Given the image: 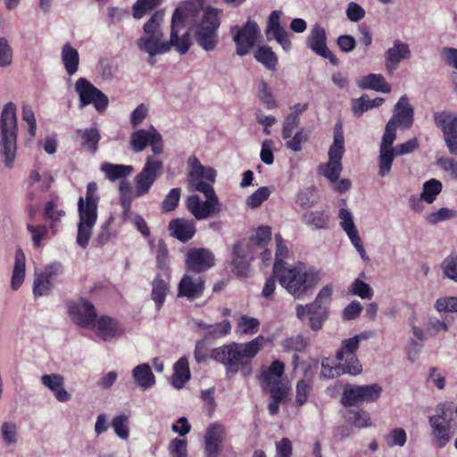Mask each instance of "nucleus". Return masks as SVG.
<instances>
[{
  "instance_id": "obj_36",
  "label": "nucleus",
  "mask_w": 457,
  "mask_h": 457,
  "mask_svg": "<svg viewBox=\"0 0 457 457\" xmlns=\"http://www.w3.org/2000/svg\"><path fill=\"white\" fill-rule=\"evenodd\" d=\"M61 56L67 73L70 76L74 75L79 63V55L77 49L71 46L70 43H65L62 48Z\"/></svg>"
},
{
  "instance_id": "obj_59",
  "label": "nucleus",
  "mask_w": 457,
  "mask_h": 457,
  "mask_svg": "<svg viewBox=\"0 0 457 457\" xmlns=\"http://www.w3.org/2000/svg\"><path fill=\"white\" fill-rule=\"evenodd\" d=\"M231 325L228 320H224L217 324H210L207 327L205 337L212 338H220L230 333Z\"/></svg>"
},
{
  "instance_id": "obj_15",
  "label": "nucleus",
  "mask_w": 457,
  "mask_h": 457,
  "mask_svg": "<svg viewBox=\"0 0 457 457\" xmlns=\"http://www.w3.org/2000/svg\"><path fill=\"white\" fill-rule=\"evenodd\" d=\"M75 90L79 95L80 108L93 104L98 112L106 110L109 103L107 96L87 79L79 78L75 83Z\"/></svg>"
},
{
  "instance_id": "obj_22",
  "label": "nucleus",
  "mask_w": 457,
  "mask_h": 457,
  "mask_svg": "<svg viewBox=\"0 0 457 457\" xmlns=\"http://www.w3.org/2000/svg\"><path fill=\"white\" fill-rule=\"evenodd\" d=\"M411 55V52L408 44L399 39L395 40L384 54L386 72L389 75L394 74L399 68L401 62L409 59Z\"/></svg>"
},
{
  "instance_id": "obj_5",
  "label": "nucleus",
  "mask_w": 457,
  "mask_h": 457,
  "mask_svg": "<svg viewBox=\"0 0 457 457\" xmlns=\"http://www.w3.org/2000/svg\"><path fill=\"white\" fill-rule=\"evenodd\" d=\"M98 187L96 182H90L87 186L85 197L80 196L78 201V233L77 244L86 248L88 245L98 215L99 195Z\"/></svg>"
},
{
  "instance_id": "obj_32",
  "label": "nucleus",
  "mask_w": 457,
  "mask_h": 457,
  "mask_svg": "<svg viewBox=\"0 0 457 457\" xmlns=\"http://www.w3.org/2000/svg\"><path fill=\"white\" fill-rule=\"evenodd\" d=\"M169 227L171 235L180 241L191 239L195 233L194 223L184 219L172 220Z\"/></svg>"
},
{
  "instance_id": "obj_42",
  "label": "nucleus",
  "mask_w": 457,
  "mask_h": 457,
  "mask_svg": "<svg viewBox=\"0 0 457 457\" xmlns=\"http://www.w3.org/2000/svg\"><path fill=\"white\" fill-rule=\"evenodd\" d=\"M384 103V98L377 97L375 99H370L367 95L361 96L360 98L353 102L352 109L356 116H361L373 107L381 105Z\"/></svg>"
},
{
  "instance_id": "obj_56",
  "label": "nucleus",
  "mask_w": 457,
  "mask_h": 457,
  "mask_svg": "<svg viewBox=\"0 0 457 457\" xmlns=\"http://www.w3.org/2000/svg\"><path fill=\"white\" fill-rule=\"evenodd\" d=\"M27 229L30 233L33 245L39 248L43 245V241L48 237V228L45 225L27 224Z\"/></svg>"
},
{
  "instance_id": "obj_63",
  "label": "nucleus",
  "mask_w": 457,
  "mask_h": 457,
  "mask_svg": "<svg viewBox=\"0 0 457 457\" xmlns=\"http://www.w3.org/2000/svg\"><path fill=\"white\" fill-rule=\"evenodd\" d=\"M438 312H457V296L439 297L434 303Z\"/></svg>"
},
{
  "instance_id": "obj_49",
  "label": "nucleus",
  "mask_w": 457,
  "mask_h": 457,
  "mask_svg": "<svg viewBox=\"0 0 457 457\" xmlns=\"http://www.w3.org/2000/svg\"><path fill=\"white\" fill-rule=\"evenodd\" d=\"M260 327V321L256 318L247 315H240L237 320V329L245 335L255 334Z\"/></svg>"
},
{
  "instance_id": "obj_26",
  "label": "nucleus",
  "mask_w": 457,
  "mask_h": 457,
  "mask_svg": "<svg viewBox=\"0 0 457 457\" xmlns=\"http://www.w3.org/2000/svg\"><path fill=\"white\" fill-rule=\"evenodd\" d=\"M442 183L436 179H431L424 182L420 198L418 199L415 196L410 197L409 203L411 208L415 212L422 211L423 208L420 202L423 201L428 204H433L436 196L442 192Z\"/></svg>"
},
{
  "instance_id": "obj_35",
  "label": "nucleus",
  "mask_w": 457,
  "mask_h": 457,
  "mask_svg": "<svg viewBox=\"0 0 457 457\" xmlns=\"http://www.w3.org/2000/svg\"><path fill=\"white\" fill-rule=\"evenodd\" d=\"M136 384L143 390L152 387L155 383L154 375L146 363L136 366L132 370Z\"/></svg>"
},
{
  "instance_id": "obj_30",
  "label": "nucleus",
  "mask_w": 457,
  "mask_h": 457,
  "mask_svg": "<svg viewBox=\"0 0 457 457\" xmlns=\"http://www.w3.org/2000/svg\"><path fill=\"white\" fill-rule=\"evenodd\" d=\"M250 250L247 245L237 243L233 247V272L237 276H245L249 268Z\"/></svg>"
},
{
  "instance_id": "obj_51",
  "label": "nucleus",
  "mask_w": 457,
  "mask_h": 457,
  "mask_svg": "<svg viewBox=\"0 0 457 457\" xmlns=\"http://www.w3.org/2000/svg\"><path fill=\"white\" fill-rule=\"evenodd\" d=\"M64 215L65 212L59 208V204L56 200L52 199L46 204L44 216L46 220H49L51 221V228L53 230L54 229L56 222H58Z\"/></svg>"
},
{
  "instance_id": "obj_60",
  "label": "nucleus",
  "mask_w": 457,
  "mask_h": 457,
  "mask_svg": "<svg viewBox=\"0 0 457 457\" xmlns=\"http://www.w3.org/2000/svg\"><path fill=\"white\" fill-rule=\"evenodd\" d=\"M361 403H372L379 398L382 387L377 384L360 386Z\"/></svg>"
},
{
  "instance_id": "obj_10",
  "label": "nucleus",
  "mask_w": 457,
  "mask_h": 457,
  "mask_svg": "<svg viewBox=\"0 0 457 457\" xmlns=\"http://www.w3.org/2000/svg\"><path fill=\"white\" fill-rule=\"evenodd\" d=\"M285 372V365L282 361L275 360L262 371L261 386L264 392L270 397L279 398L286 391H289L288 385L282 378Z\"/></svg>"
},
{
  "instance_id": "obj_53",
  "label": "nucleus",
  "mask_w": 457,
  "mask_h": 457,
  "mask_svg": "<svg viewBox=\"0 0 457 457\" xmlns=\"http://www.w3.org/2000/svg\"><path fill=\"white\" fill-rule=\"evenodd\" d=\"M54 286V283L44 277L39 272L35 274L34 281H33V295L35 297H41L48 295L51 292V289Z\"/></svg>"
},
{
  "instance_id": "obj_4",
  "label": "nucleus",
  "mask_w": 457,
  "mask_h": 457,
  "mask_svg": "<svg viewBox=\"0 0 457 457\" xmlns=\"http://www.w3.org/2000/svg\"><path fill=\"white\" fill-rule=\"evenodd\" d=\"M203 4L204 2L202 1V6L195 16L187 15L185 11L182 13L186 21L191 18H195L202 12L199 20L195 21L191 29L193 37L197 46L204 51L212 52L219 44L218 30L221 22L222 11L212 6L203 8Z\"/></svg>"
},
{
  "instance_id": "obj_48",
  "label": "nucleus",
  "mask_w": 457,
  "mask_h": 457,
  "mask_svg": "<svg viewBox=\"0 0 457 457\" xmlns=\"http://www.w3.org/2000/svg\"><path fill=\"white\" fill-rule=\"evenodd\" d=\"M310 327L312 330H320L324 321L327 320V310L326 306H320L312 303V309L310 311Z\"/></svg>"
},
{
  "instance_id": "obj_46",
  "label": "nucleus",
  "mask_w": 457,
  "mask_h": 457,
  "mask_svg": "<svg viewBox=\"0 0 457 457\" xmlns=\"http://www.w3.org/2000/svg\"><path fill=\"white\" fill-rule=\"evenodd\" d=\"M305 224L315 228H326L328 224V215L324 211L308 212L303 214Z\"/></svg>"
},
{
  "instance_id": "obj_45",
  "label": "nucleus",
  "mask_w": 457,
  "mask_h": 457,
  "mask_svg": "<svg viewBox=\"0 0 457 457\" xmlns=\"http://www.w3.org/2000/svg\"><path fill=\"white\" fill-rule=\"evenodd\" d=\"M111 426L115 435L121 440H127L129 436V417L120 414L112 418Z\"/></svg>"
},
{
  "instance_id": "obj_50",
  "label": "nucleus",
  "mask_w": 457,
  "mask_h": 457,
  "mask_svg": "<svg viewBox=\"0 0 457 457\" xmlns=\"http://www.w3.org/2000/svg\"><path fill=\"white\" fill-rule=\"evenodd\" d=\"M271 193L270 187H261L245 199V204L251 209H256L270 197Z\"/></svg>"
},
{
  "instance_id": "obj_40",
  "label": "nucleus",
  "mask_w": 457,
  "mask_h": 457,
  "mask_svg": "<svg viewBox=\"0 0 457 457\" xmlns=\"http://www.w3.org/2000/svg\"><path fill=\"white\" fill-rule=\"evenodd\" d=\"M253 56L257 62L262 63L266 69L275 71L278 65V57L268 46H261L253 52Z\"/></svg>"
},
{
  "instance_id": "obj_43",
  "label": "nucleus",
  "mask_w": 457,
  "mask_h": 457,
  "mask_svg": "<svg viewBox=\"0 0 457 457\" xmlns=\"http://www.w3.org/2000/svg\"><path fill=\"white\" fill-rule=\"evenodd\" d=\"M77 137L79 138L80 144L88 151L91 153L96 151L100 135L96 129L78 130Z\"/></svg>"
},
{
  "instance_id": "obj_21",
  "label": "nucleus",
  "mask_w": 457,
  "mask_h": 457,
  "mask_svg": "<svg viewBox=\"0 0 457 457\" xmlns=\"http://www.w3.org/2000/svg\"><path fill=\"white\" fill-rule=\"evenodd\" d=\"M281 11H273L268 19L266 35L269 39L274 38L285 52L292 49L291 36L281 25Z\"/></svg>"
},
{
  "instance_id": "obj_31",
  "label": "nucleus",
  "mask_w": 457,
  "mask_h": 457,
  "mask_svg": "<svg viewBox=\"0 0 457 457\" xmlns=\"http://www.w3.org/2000/svg\"><path fill=\"white\" fill-rule=\"evenodd\" d=\"M26 276V256L21 248L15 252L14 265L12 269L11 287L18 290L22 285Z\"/></svg>"
},
{
  "instance_id": "obj_18",
  "label": "nucleus",
  "mask_w": 457,
  "mask_h": 457,
  "mask_svg": "<svg viewBox=\"0 0 457 457\" xmlns=\"http://www.w3.org/2000/svg\"><path fill=\"white\" fill-rule=\"evenodd\" d=\"M130 145L135 152H142L149 145L154 155L163 153L162 137L154 127L136 130L130 137Z\"/></svg>"
},
{
  "instance_id": "obj_34",
  "label": "nucleus",
  "mask_w": 457,
  "mask_h": 457,
  "mask_svg": "<svg viewBox=\"0 0 457 457\" xmlns=\"http://www.w3.org/2000/svg\"><path fill=\"white\" fill-rule=\"evenodd\" d=\"M358 86L363 89H372L378 92L389 93L391 86L381 74L370 73L361 78Z\"/></svg>"
},
{
  "instance_id": "obj_38",
  "label": "nucleus",
  "mask_w": 457,
  "mask_h": 457,
  "mask_svg": "<svg viewBox=\"0 0 457 457\" xmlns=\"http://www.w3.org/2000/svg\"><path fill=\"white\" fill-rule=\"evenodd\" d=\"M436 125L442 130L443 135L457 130V114L453 112L444 111L435 114Z\"/></svg>"
},
{
  "instance_id": "obj_7",
  "label": "nucleus",
  "mask_w": 457,
  "mask_h": 457,
  "mask_svg": "<svg viewBox=\"0 0 457 457\" xmlns=\"http://www.w3.org/2000/svg\"><path fill=\"white\" fill-rule=\"evenodd\" d=\"M345 152V138L342 125L337 124L334 129L333 144L328 149V161L319 167V172L331 183L336 182L342 172V158Z\"/></svg>"
},
{
  "instance_id": "obj_2",
  "label": "nucleus",
  "mask_w": 457,
  "mask_h": 457,
  "mask_svg": "<svg viewBox=\"0 0 457 457\" xmlns=\"http://www.w3.org/2000/svg\"><path fill=\"white\" fill-rule=\"evenodd\" d=\"M266 339L258 336L247 343H232L214 348L211 358L223 364L228 375H235L239 370L244 376L252 372L251 361L262 349Z\"/></svg>"
},
{
  "instance_id": "obj_3",
  "label": "nucleus",
  "mask_w": 457,
  "mask_h": 457,
  "mask_svg": "<svg viewBox=\"0 0 457 457\" xmlns=\"http://www.w3.org/2000/svg\"><path fill=\"white\" fill-rule=\"evenodd\" d=\"M273 274L280 286L295 299L302 298L321 280L318 270L308 268L303 263L293 266L274 263Z\"/></svg>"
},
{
  "instance_id": "obj_1",
  "label": "nucleus",
  "mask_w": 457,
  "mask_h": 457,
  "mask_svg": "<svg viewBox=\"0 0 457 457\" xmlns=\"http://www.w3.org/2000/svg\"><path fill=\"white\" fill-rule=\"evenodd\" d=\"M202 6V0H184L174 12L171 19L170 37L165 39L163 32L164 12H154L143 26V33L136 40L137 48L148 54L147 62L155 63V56L168 53L173 46L180 54L190 47V37L185 29L183 12L195 16Z\"/></svg>"
},
{
  "instance_id": "obj_13",
  "label": "nucleus",
  "mask_w": 457,
  "mask_h": 457,
  "mask_svg": "<svg viewBox=\"0 0 457 457\" xmlns=\"http://www.w3.org/2000/svg\"><path fill=\"white\" fill-rule=\"evenodd\" d=\"M162 170L163 162L153 155H148L142 170L134 178L136 196L146 195Z\"/></svg>"
},
{
  "instance_id": "obj_25",
  "label": "nucleus",
  "mask_w": 457,
  "mask_h": 457,
  "mask_svg": "<svg viewBox=\"0 0 457 457\" xmlns=\"http://www.w3.org/2000/svg\"><path fill=\"white\" fill-rule=\"evenodd\" d=\"M186 265L188 270L203 272L214 265V255L206 248H195L187 254Z\"/></svg>"
},
{
  "instance_id": "obj_8",
  "label": "nucleus",
  "mask_w": 457,
  "mask_h": 457,
  "mask_svg": "<svg viewBox=\"0 0 457 457\" xmlns=\"http://www.w3.org/2000/svg\"><path fill=\"white\" fill-rule=\"evenodd\" d=\"M446 404L441 403L436 409V414L428 418L431 427V435L435 445L445 447L451 438L457 433V423L448 419Z\"/></svg>"
},
{
  "instance_id": "obj_17",
  "label": "nucleus",
  "mask_w": 457,
  "mask_h": 457,
  "mask_svg": "<svg viewBox=\"0 0 457 457\" xmlns=\"http://www.w3.org/2000/svg\"><path fill=\"white\" fill-rule=\"evenodd\" d=\"M231 31L237 46L236 52L240 56L249 54L261 33L258 24L253 21H248L240 29L234 27Z\"/></svg>"
},
{
  "instance_id": "obj_29",
  "label": "nucleus",
  "mask_w": 457,
  "mask_h": 457,
  "mask_svg": "<svg viewBox=\"0 0 457 457\" xmlns=\"http://www.w3.org/2000/svg\"><path fill=\"white\" fill-rule=\"evenodd\" d=\"M170 289V275L157 274L152 282L151 299L154 302L156 310H160L165 303Z\"/></svg>"
},
{
  "instance_id": "obj_19",
  "label": "nucleus",
  "mask_w": 457,
  "mask_h": 457,
  "mask_svg": "<svg viewBox=\"0 0 457 457\" xmlns=\"http://www.w3.org/2000/svg\"><path fill=\"white\" fill-rule=\"evenodd\" d=\"M90 329L104 342L115 341L125 334V328L122 324L106 315L96 318Z\"/></svg>"
},
{
  "instance_id": "obj_9",
  "label": "nucleus",
  "mask_w": 457,
  "mask_h": 457,
  "mask_svg": "<svg viewBox=\"0 0 457 457\" xmlns=\"http://www.w3.org/2000/svg\"><path fill=\"white\" fill-rule=\"evenodd\" d=\"M187 184L189 190L211 191L214 189L212 183L215 181L216 170L212 167L204 166L200 161L191 156L187 160Z\"/></svg>"
},
{
  "instance_id": "obj_64",
  "label": "nucleus",
  "mask_w": 457,
  "mask_h": 457,
  "mask_svg": "<svg viewBox=\"0 0 457 457\" xmlns=\"http://www.w3.org/2000/svg\"><path fill=\"white\" fill-rule=\"evenodd\" d=\"M351 292L353 295L361 299L370 300L373 296L371 287L360 278H356L351 285Z\"/></svg>"
},
{
  "instance_id": "obj_52",
  "label": "nucleus",
  "mask_w": 457,
  "mask_h": 457,
  "mask_svg": "<svg viewBox=\"0 0 457 457\" xmlns=\"http://www.w3.org/2000/svg\"><path fill=\"white\" fill-rule=\"evenodd\" d=\"M457 216L455 210L447 207H442L435 212L428 213L425 220L430 225H436L439 222L454 219Z\"/></svg>"
},
{
  "instance_id": "obj_23",
  "label": "nucleus",
  "mask_w": 457,
  "mask_h": 457,
  "mask_svg": "<svg viewBox=\"0 0 457 457\" xmlns=\"http://www.w3.org/2000/svg\"><path fill=\"white\" fill-rule=\"evenodd\" d=\"M69 312L74 322L85 328H91L96 320V312L93 304L85 299L71 303L69 306Z\"/></svg>"
},
{
  "instance_id": "obj_44",
  "label": "nucleus",
  "mask_w": 457,
  "mask_h": 457,
  "mask_svg": "<svg viewBox=\"0 0 457 457\" xmlns=\"http://www.w3.org/2000/svg\"><path fill=\"white\" fill-rule=\"evenodd\" d=\"M346 420L357 428H367L372 426L370 415L364 410L349 411Z\"/></svg>"
},
{
  "instance_id": "obj_20",
  "label": "nucleus",
  "mask_w": 457,
  "mask_h": 457,
  "mask_svg": "<svg viewBox=\"0 0 457 457\" xmlns=\"http://www.w3.org/2000/svg\"><path fill=\"white\" fill-rule=\"evenodd\" d=\"M306 44L316 54L328 59L334 65L337 64V57L327 46L325 29L320 24H315L311 29Z\"/></svg>"
},
{
  "instance_id": "obj_39",
  "label": "nucleus",
  "mask_w": 457,
  "mask_h": 457,
  "mask_svg": "<svg viewBox=\"0 0 457 457\" xmlns=\"http://www.w3.org/2000/svg\"><path fill=\"white\" fill-rule=\"evenodd\" d=\"M100 170L112 181L124 179L129 176L134 170L133 167L130 165L112 164L110 162H104Z\"/></svg>"
},
{
  "instance_id": "obj_24",
  "label": "nucleus",
  "mask_w": 457,
  "mask_h": 457,
  "mask_svg": "<svg viewBox=\"0 0 457 457\" xmlns=\"http://www.w3.org/2000/svg\"><path fill=\"white\" fill-rule=\"evenodd\" d=\"M226 436L227 433L223 425L218 423L210 425L204 437L205 457H218Z\"/></svg>"
},
{
  "instance_id": "obj_62",
  "label": "nucleus",
  "mask_w": 457,
  "mask_h": 457,
  "mask_svg": "<svg viewBox=\"0 0 457 457\" xmlns=\"http://www.w3.org/2000/svg\"><path fill=\"white\" fill-rule=\"evenodd\" d=\"M312 391V384L309 380H299L296 384L295 403L297 406L303 405Z\"/></svg>"
},
{
  "instance_id": "obj_47",
  "label": "nucleus",
  "mask_w": 457,
  "mask_h": 457,
  "mask_svg": "<svg viewBox=\"0 0 457 457\" xmlns=\"http://www.w3.org/2000/svg\"><path fill=\"white\" fill-rule=\"evenodd\" d=\"M1 440L5 446H13L18 441V428L12 422H4L0 428Z\"/></svg>"
},
{
  "instance_id": "obj_16",
  "label": "nucleus",
  "mask_w": 457,
  "mask_h": 457,
  "mask_svg": "<svg viewBox=\"0 0 457 457\" xmlns=\"http://www.w3.org/2000/svg\"><path fill=\"white\" fill-rule=\"evenodd\" d=\"M337 218L339 220V226L347 236L348 239L360 254L361 260L365 262H370L364 246L361 242L358 228L354 222L353 213L347 207H340L338 210Z\"/></svg>"
},
{
  "instance_id": "obj_54",
  "label": "nucleus",
  "mask_w": 457,
  "mask_h": 457,
  "mask_svg": "<svg viewBox=\"0 0 457 457\" xmlns=\"http://www.w3.org/2000/svg\"><path fill=\"white\" fill-rule=\"evenodd\" d=\"M257 96L267 109L272 110L277 107V100L268 84L263 80L260 81L258 84Z\"/></svg>"
},
{
  "instance_id": "obj_6",
  "label": "nucleus",
  "mask_w": 457,
  "mask_h": 457,
  "mask_svg": "<svg viewBox=\"0 0 457 457\" xmlns=\"http://www.w3.org/2000/svg\"><path fill=\"white\" fill-rule=\"evenodd\" d=\"M1 130V154L4 165L12 169L16 157L17 141V118L16 106L13 103H8L4 106L0 119Z\"/></svg>"
},
{
  "instance_id": "obj_55",
  "label": "nucleus",
  "mask_w": 457,
  "mask_h": 457,
  "mask_svg": "<svg viewBox=\"0 0 457 457\" xmlns=\"http://www.w3.org/2000/svg\"><path fill=\"white\" fill-rule=\"evenodd\" d=\"M341 402L345 406H356L361 404L360 386H345Z\"/></svg>"
},
{
  "instance_id": "obj_33",
  "label": "nucleus",
  "mask_w": 457,
  "mask_h": 457,
  "mask_svg": "<svg viewBox=\"0 0 457 457\" xmlns=\"http://www.w3.org/2000/svg\"><path fill=\"white\" fill-rule=\"evenodd\" d=\"M394 120L403 128H408L411 125L413 120V109L410 105L406 96H401L395 104Z\"/></svg>"
},
{
  "instance_id": "obj_57",
  "label": "nucleus",
  "mask_w": 457,
  "mask_h": 457,
  "mask_svg": "<svg viewBox=\"0 0 457 457\" xmlns=\"http://www.w3.org/2000/svg\"><path fill=\"white\" fill-rule=\"evenodd\" d=\"M445 277L457 283V253H452L442 262Z\"/></svg>"
},
{
  "instance_id": "obj_28",
  "label": "nucleus",
  "mask_w": 457,
  "mask_h": 457,
  "mask_svg": "<svg viewBox=\"0 0 457 457\" xmlns=\"http://www.w3.org/2000/svg\"><path fill=\"white\" fill-rule=\"evenodd\" d=\"M204 280L201 277L184 275L178 286V296L194 300L203 295Z\"/></svg>"
},
{
  "instance_id": "obj_14",
  "label": "nucleus",
  "mask_w": 457,
  "mask_h": 457,
  "mask_svg": "<svg viewBox=\"0 0 457 457\" xmlns=\"http://www.w3.org/2000/svg\"><path fill=\"white\" fill-rule=\"evenodd\" d=\"M358 348L359 345L356 337H350L342 341L341 346L336 353V359L340 362L343 373L353 376L361 373L362 366L356 355Z\"/></svg>"
},
{
  "instance_id": "obj_37",
  "label": "nucleus",
  "mask_w": 457,
  "mask_h": 457,
  "mask_svg": "<svg viewBox=\"0 0 457 457\" xmlns=\"http://www.w3.org/2000/svg\"><path fill=\"white\" fill-rule=\"evenodd\" d=\"M189 378L190 370L188 361L187 358L182 357L174 364V373L171 377V384L175 388L180 389Z\"/></svg>"
},
{
  "instance_id": "obj_27",
  "label": "nucleus",
  "mask_w": 457,
  "mask_h": 457,
  "mask_svg": "<svg viewBox=\"0 0 457 457\" xmlns=\"http://www.w3.org/2000/svg\"><path fill=\"white\" fill-rule=\"evenodd\" d=\"M41 384L53 393L60 403H66L71 399V395L65 389L64 377L58 373L44 374L40 378Z\"/></svg>"
},
{
  "instance_id": "obj_61",
  "label": "nucleus",
  "mask_w": 457,
  "mask_h": 457,
  "mask_svg": "<svg viewBox=\"0 0 457 457\" xmlns=\"http://www.w3.org/2000/svg\"><path fill=\"white\" fill-rule=\"evenodd\" d=\"M385 441L389 447H403L407 441L406 432L402 428H394L385 436Z\"/></svg>"
},
{
  "instance_id": "obj_12",
  "label": "nucleus",
  "mask_w": 457,
  "mask_h": 457,
  "mask_svg": "<svg viewBox=\"0 0 457 457\" xmlns=\"http://www.w3.org/2000/svg\"><path fill=\"white\" fill-rule=\"evenodd\" d=\"M395 121L394 119H391L387 122L385 133L382 137L378 160V176L380 178L389 175L395 157V148L393 147V144L395 140Z\"/></svg>"
},
{
  "instance_id": "obj_11",
  "label": "nucleus",
  "mask_w": 457,
  "mask_h": 457,
  "mask_svg": "<svg viewBox=\"0 0 457 457\" xmlns=\"http://www.w3.org/2000/svg\"><path fill=\"white\" fill-rule=\"evenodd\" d=\"M205 196V200L202 201L197 195L187 196L186 204L190 213L196 220H204L221 212V204L219 201L214 189L211 191H200Z\"/></svg>"
},
{
  "instance_id": "obj_58",
  "label": "nucleus",
  "mask_w": 457,
  "mask_h": 457,
  "mask_svg": "<svg viewBox=\"0 0 457 457\" xmlns=\"http://www.w3.org/2000/svg\"><path fill=\"white\" fill-rule=\"evenodd\" d=\"M162 0H137L133 5V16L141 19L162 3Z\"/></svg>"
},
{
  "instance_id": "obj_41",
  "label": "nucleus",
  "mask_w": 457,
  "mask_h": 457,
  "mask_svg": "<svg viewBox=\"0 0 457 457\" xmlns=\"http://www.w3.org/2000/svg\"><path fill=\"white\" fill-rule=\"evenodd\" d=\"M53 182V176L50 171L39 172L37 170H31L28 179L29 187H37L41 191L49 189Z\"/></svg>"
}]
</instances>
